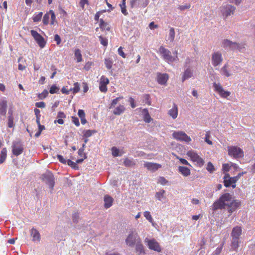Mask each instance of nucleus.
Instances as JSON below:
<instances>
[{
	"label": "nucleus",
	"mask_w": 255,
	"mask_h": 255,
	"mask_svg": "<svg viewBox=\"0 0 255 255\" xmlns=\"http://www.w3.org/2000/svg\"><path fill=\"white\" fill-rule=\"evenodd\" d=\"M213 87L214 90L218 93L220 96L224 98H226L229 96L231 93L229 91H225L220 83H213Z\"/></svg>",
	"instance_id": "10"
},
{
	"label": "nucleus",
	"mask_w": 255,
	"mask_h": 255,
	"mask_svg": "<svg viewBox=\"0 0 255 255\" xmlns=\"http://www.w3.org/2000/svg\"><path fill=\"white\" fill-rule=\"evenodd\" d=\"M187 155H188L193 162H196L199 166H202L204 164V162L203 159L195 151L193 150L189 151L187 152Z\"/></svg>",
	"instance_id": "11"
},
{
	"label": "nucleus",
	"mask_w": 255,
	"mask_h": 255,
	"mask_svg": "<svg viewBox=\"0 0 255 255\" xmlns=\"http://www.w3.org/2000/svg\"><path fill=\"white\" fill-rule=\"evenodd\" d=\"M228 154L235 158L242 157L244 156V152L242 149L236 146L228 147Z\"/></svg>",
	"instance_id": "7"
},
{
	"label": "nucleus",
	"mask_w": 255,
	"mask_h": 255,
	"mask_svg": "<svg viewBox=\"0 0 255 255\" xmlns=\"http://www.w3.org/2000/svg\"><path fill=\"white\" fill-rule=\"evenodd\" d=\"M95 132H96V131L94 130L88 129V130H85L83 132V136L85 137L88 138V137L91 136L92 135V134H93Z\"/></svg>",
	"instance_id": "40"
},
{
	"label": "nucleus",
	"mask_w": 255,
	"mask_h": 255,
	"mask_svg": "<svg viewBox=\"0 0 255 255\" xmlns=\"http://www.w3.org/2000/svg\"><path fill=\"white\" fill-rule=\"evenodd\" d=\"M143 215L144 217L154 226L155 223L153 222L150 213L149 211H145L143 213Z\"/></svg>",
	"instance_id": "34"
},
{
	"label": "nucleus",
	"mask_w": 255,
	"mask_h": 255,
	"mask_svg": "<svg viewBox=\"0 0 255 255\" xmlns=\"http://www.w3.org/2000/svg\"><path fill=\"white\" fill-rule=\"evenodd\" d=\"M58 159L60 161L61 163L66 164V160L63 158V157L61 155H57V156Z\"/></svg>",
	"instance_id": "57"
},
{
	"label": "nucleus",
	"mask_w": 255,
	"mask_h": 255,
	"mask_svg": "<svg viewBox=\"0 0 255 255\" xmlns=\"http://www.w3.org/2000/svg\"><path fill=\"white\" fill-rule=\"evenodd\" d=\"M134 246H135V252L137 253V254L138 255H145V253L143 245H142V244L141 243V240L139 241V242H138L137 243V244H136Z\"/></svg>",
	"instance_id": "19"
},
{
	"label": "nucleus",
	"mask_w": 255,
	"mask_h": 255,
	"mask_svg": "<svg viewBox=\"0 0 255 255\" xmlns=\"http://www.w3.org/2000/svg\"><path fill=\"white\" fill-rule=\"evenodd\" d=\"M148 4V0H145L144 2L140 4L139 3V0H131L130 1V5L131 8L137 6H141L143 7H146Z\"/></svg>",
	"instance_id": "21"
},
{
	"label": "nucleus",
	"mask_w": 255,
	"mask_h": 255,
	"mask_svg": "<svg viewBox=\"0 0 255 255\" xmlns=\"http://www.w3.org/2000/svg\"><path fill=\"white\" fill-rule=\"evenodd\" d=\"M210 133L209 132H207L205 135V141L209 144L212 145L213 144L212 141L209 139Z\"/></svg>",
	"instance_id": "50"
},
{
	"label": "nucleus",
	"mask_w": 255,
	"mask_h": 255,
	"mask_svg": "<svg viewBox=\"0 0 255 255\" xmlns=\"http://www.w3.org/2000/svg\"><path fill=\"white\" fill-rule=\"evenodd\" d=\"M143 166L148 170L152 172L162 167V165L160 164L150 162H144Z\"/></svg>",
	"instance_id": "15"
},
{
	"label": "nucleus",
	"mask_w": 255,
	"mask_h": 255,
	"mask_svg": "<svg viewBox=\"0 0 255 255\" xmlns=\"http://www.w3.org/2000/svg\"><path fill=\"white\" fill-rule=\"evenodd\" d=\"M233 50H238L239 51L243 52L245 51L246 47L244 44L235 42Z\"/></svg>",
	"instance_id": "29"
},
{
	"label": "nucleus",
	"mask_w": 255,
	"mask_h": 255,
	"mask_svg": "<svg viewBox=\"0 0 255 255\" xmlns=\"http://www.w3.org/2000/svg\"><path fill=\"white\" fill-rule=\"evenodd\" d=\"M74 87L70 89L71 91H73V93H76L80 90L79 84L78 83H75L74 84Z\"/></svg>",
	"instance_id": "43"
},
{
	"label": "nucleus",
	"mask_w": 255,
	"mask_h": 255,
	"mask_svg": "<svg viewBox=\"0 0 255 255\" xmlns=\"http://www.w3.org/2000/svg\"><path fill=\"white\" fill-rule=\"evenodd\" d=\"M206 169L210 173H213L215 171L214 167L211 162L208 163Z\"/></svg>",
	"instance_id": "45"
},
{
	"label": "nucleus",
	"mask_w": 255,
	"mask_h": 255,
	"mask_svg": "<svg viewBox=\"0 0 255 255\" xmlns=\"http://www.w3.org/2000/svg\"><path fill=\"white\" fill-rule=\"evenodd\" d=\"M7 150L6 148H3L1 151V153L0 154V164L3 163L6 157Z\"/></svg>",
	"instance_id": "31"
},
{
	"label": "nucleus",
	"mask_w": 255,
	"mask_h": 255,
	"mask_svg": "<svg viewBox=\"0 0 255 255\" xmlns=\"http://www.w3.org/2000/svg\"><path fill=\"white\" fill-rule=\"evenodd\" d=\"M158 182L161 185H164L168 183V181L163 177H160L158 179Z\"/></svg>",
	"instance_id": "49"
},
{
	"label": "nucleus",
	"mask_w": 255,
	"mask_h": 255,
	"mask_svg": "<svg viewBox=\"0 0 255 255\" xmlns=\"http://www.w3.org/2000/svg\"><path fill=\"white\" fill-rule=\"evenodd\" d=\"M99 39L100 40L101 43L102 45H103L105 46H106L107 45L108 42H107V40L106 39L104 38L101 36H99Z\"/></svg>",
	"instance_id": "55"
},
{
	"label": "nucleus",
	"mask_w": 255,
	"mask_h": 255,
	"mask_svg": "<svg viewBox=\"0 0 255 255\" xmlns=\"http://www.w3.org/2000/svg\"><path fill=\"white\" fill-rule=\"evenodd\" d=\"M78 115L80 118L85 117V112L83 110H79L78 112Z\"/></svg>",
	"instance_id": "62"
},
{
	"label": "nucleus",
	"mask_w": 255,
	"mask_h": 255,
	"mask_svg": "<svg viewBox=\"0 0 255 255\" xmlns=\"http://www.w3.org/2000/svg\"><path fill=\"white\" fill-rule=\"evenodd\" d=\"M235 9V6L229 4H223L219 8L220 12L224 19L234 14Z\"/></svg>",
	"instance_id": "5"
},
{
	"label": "nucleus",
	"mask_w": 255,
	"mask_h": 255,
	"mask_svg": "<svg viewBox=\"0 0 255 255\" xmlns=\"http://www.w3.org/2000/svg\"><path fill=\"white\" fill-rule=\"evenodd\" d=\"M144 243L146 244L149 249L158 253L161 252V249L159 243L155 239H149L147 238H146L144 239Z\"/></svg>",
	"instance_id": "8"
},
{
	"label": "nucleus",
	"mask_w": 255,
	"mask_h": 255,
	"mask_svg": "<svg viewBox=\"0 0 255 255\" xmlns=\"http://www.w3.org/2000/svg\"><path fill=\"white\" fill-rule=\"evenodd\" d=\"M179 172L181 173L184 176H188L190 174V170L184 166H179L178 167Z\"/></svg>",
	"instance_id": "28"
},
{
	"label": "nucleus",
	"mask_w": 255,
	"mask_h": 255,
	"mask_svg": "<svg viewBox=\"0 0 255 255\" xmlns=\"http://www.w3.org/2000/svg\"><path fill=\"white\" fill-rule=\"evenodd\" d=\"M118 54L121 56L123 58H125L126 57V54H125V53L124 52L123 50V47H120L119 48L118 50Z\"/></svg>",
	"instance_id": "52"
},
{
	"label": "nucleus",
	"mask_w": 255,
	"mask_h": 255,
	"mask_svg": "<svg viewBox=\"0 0 255 255\" xmlns=\"http://www.w3.org/2000/svg\"><path fill=\"white\" fill-rule=\"evenodd\" d=\"M242 230L241 227L237 226L233 229L231 236L233 239H239L242 234Z\"/></svg>",
	"instance_id": "20"
},
{
	"label": "nucleus",
	"mask_w": 255,
	"mask_h": 255,
	"mask_svg": "<svg viewBox=\"0 0 255 255\" xmlns=\"http://www.w3.org/2000/svg\"><path fill=\"white\" fill-rule=\"evenodd\" d=\"M141 240L135 230H131L126 239L125 242L127 246L133 247L139 241Z\"/></svg>",
	"instance_id": "4"
},
{
	"label": "nucleus",
	"mask_w": 255,
	"mask_h": 255,
	"mask_svg": "<svg viewBox=\"0 0 255 255\" xmlns=\"http://www.w3.org/2000/svg\"><path fill=\"white\" fill-rule=\"evenodd\" d=\"M42 16V12H40L38 14H37V15H36L35 16H34L33 17V20L34 22L39 21L41 20Z\"/></svg>",
	"instance_id": "47"
},
{
	"label": "nucleus",
	"mask_w": 255,
	"mask_h": 255,
	"mask_svg": "<svg viewBox=\"0 0 255 255\" xmlns=\"http://www.w3.org/2000/svg\"><path fill=\"white\" fill-rule=\"evenodd\" d=\"M7 102L5 100L0 101V117L5 116L6 112Z\"/></svg>",
	"instance_id": "25"
},
{
	"label": "nucleus",
	"mask_w": 255,
	"mask_h": 255,
	"mask_svg": "<svg viewBox=\"0 0 255 255\" xmlns=\"http://www.w3.org/2000/svg\"><path fill=\"white\" fill-rule=\"evenodd\" d=\"M235 42H233L228 39H225L222 42V46L226 49L233 50Z\"/></svg>",
	"instance_id": "23"
},
{
	"label": "nucleus",
	"mask_w": 255,
	"mask_h": 255,
	"mask_svg": "<svg viewBox=\"0 0 255 255\" xmlns=\"http://www.w3.org/2000/svg\"><path fill=\"white\" fill-rule=\"evenodd\" d=\"M30 235L32 238V241L34 242L38 243L40 241V235L39 232L33 228L30 230Z\"/></svg>",
	"instance_id": "18"
},
{
	"label": "nucleus",
	"mask_w": 255,
	"mask_h": 255,
	"mask_svg": "<svg viewBox=\"0 0 255 255\" xmlns=\"http://www.w3.org/2000/svg\"><path fill=\"white\" fill-rule=\"evenodd\" d=\"M54 40L56 42L57 45L60 44V43H61V38L58 34L55 35Z\"/></svg>",
	"instance_id": "61"
},
{
	"label": "nucleus",
	"mask_w": 255,
	"mask_h": 255,
	"mask_svg": "<svg viewBox=\"0 0 255 255\" xmlns=\"http://www.w3.org/2000/svg\"><path fill=\"white\" fill-rule=\"evenodd\" d=\"M238 70V66L227 63L220 69L222 75L229 77L237 73Z\"/></svg>",
	"instance_id": "3"
},
{
	"label": "nucleus",
	"mask_w": 255,
	"mask_h": 255,
	"mask_svg": "<svg viewBox=\"0 0 255 255\" xmlns=\"http://www.w3.org/2000/svg\"><path fill=\"white\" fill-rule=\"evenodd\" d=\"M50 13L51 16V24L53 25L55 22L56 16L52 10H50Z\"/></svg>",
	"instance_id": "46"
},
{
	"label": "nucleus",
	"mask_w": 255,
	"mask_h": 255,
	"mask_svg": "<svg viewBox=\"0 0 255 255\" xmlns=\"http://www.w3.org/2000/svg\"><path fill=\"white\" fill-rule=\"evenodd\" d=\"M57 90H58V88H57V87L56 86L52 85L51 86V87L50 88L49 92L51 94H54V93H56Z\"/></svg>",
	"instance_id": "56"
},
{
	"label": "nucleus",
	"mask_w": 255,
	"mask_h": 255,
	"mask_svg": "<svg viewBox=\"0 0 255 255\" xmlns=\"http://www.w3.org/2000/svg\"><path fill=\"white\" fill-rule=\"evenodd\" d=\"M125 108L124 106L123 105H120L115 109L113 111V113L116 115H120L125 111Z\"/></svg>",
	"instance_id": "30"
},
{
	"label": "nucleus",
	"mask_w": 255,
	"mask_h": 255,
	"mask_svg": "<svg viewBox=\"0 0 255 255\" xmlns=\"http://www.w3.org/2000/svg\"><path fill=\"white\" fill-rule=\"evenodd\" d=\"M12 148V153L15 156H18L21 154L23 150V145L19 141H15L13 142Z\"/></svg>",
	"instance_id": "13"
},
{
	"label": "nucleus",
	"mask_w": 255,
	"mask_h": 255,
	"mask_svg": "<svg viewBox=\"0 0 255 255\" xmlns=\"http://www.w3.org/2000/svg\"><path fill=\"white\" fill-rule=\"evenodd\" d=\"M42 179L49 186L52 191L54 186V178L52 173L50 172H46L42 175Z\"/></svg>",
	"instance_id": "9"
},
{
	"label": "nucleus",
	"mask_w": 255,
	"mask_h": 255,
	"mask_svg": "<svg viewBox=\"0 0 255 255\" xmlns=\"http://www.w3.org/2000/svg\"><path fill=\"white\" fill-rule=\"evenodd\" d=\"M240 206V201L233 200L230 194L225 193L213 204L212 209L216 211L219 209L227 208L229 212L232 213Z\"/></svg>",
	"instance_id": "1"
},
{
	"label": "nucleus",
	"mask_w": 255,
	"mask_h": 255,
	"mask_svg": "<svg viewBox=\"0 0 255 255\" xmlns=\"http://www.w3.org/2000/svg\"><path fill=\"white\" fill-rule=\"evenodd\" d=\"M50 16V11L44 14L43 18V23L44 24H47L49 23V19Z\"/></svg>",
	"instance_id": "41"
},
{
	"label": "nucleus",
	"mask_w": 255,
	"mask_h": 255,
	"mask_svg": "<svg viewBox=\"0 0 255 255\" xmlns=\"http://www.w3.org/2000/svg\"><path fill=\"white\" fill-rule=\"evenodd\" d=\"M124 164L127 167H131L135 165V162L133 159L127 158L125 159Z\"/></svg>",
	"instance_id": "32"
},
{
	"label": "nucleus",
	"mask_w": 255,
	"mask_h": 255,
	"mask_svg": "<svg viewBox=\"0 0 255 255\" xmlns=\"http://www.w3.org/2000/svg\"><path fill=\"white\" fill-rule=\"evenodd\" d=\"M35 106L38 108H44L45 107V104L44 102H40L36 103Z\"/></svg>",
	"instance_id": "60"
},
{
	"label": "nucleus",
	"mask_w": 255,
	"mask_h": 255,
	"mask_svg": "<svg viewBox=\"0 0 255 255\" xmlns=\"http://www.w3.org/2000/svg\"><path fill=\"white\" fill-rule=\"evenodd\" d=\"M66 163H67V164L68 165L71 166L72 167H73L74 168H76L77 167L76 163L71 161L70 159L67 160L66 161Z\"/></svg>",
	"instance_id": "51"
},
{
	"label": "nucleus",
	"mask_w": 255,
	"mask_h": 255,
	"mask_svg": "<svg viewBox=\"0 0 255 255\" xmlns=\"http://www.w3.org/2000/svg\"><path fill=\"white\" fill-rule=\"evenodd\" d=\"M172 137L177 140L185 141L189 143L191 141V138L183 131H175L172 133Z\"/></svg>",
	"instance_id": "6"
},
{
	"label": "nucleus",
	"mask_w": 255,
	"mask_h": 255,
	"mask_svg": "<svg viewBox=\"0 0 255 255\" xmlns=\"http://www.w3.org/2000/svg\"><path fill=\"white\" fill-rule=\"evenodd\" d=\"M123 98V97H118L115 99H114L112 102V103L111 104V105L109 107L110 109H112L114 107H115V106L117 104L118 101L120 100V99H122Z\"/></svg>",
	"instance_id": "42"
},
{
	"label": "nucleus",
	"mask_w": 255,
	"mask_h": 255,
	"mask_svg": "<svg viewBox=\"0 0 255 255\" xmlns=\"http://www.w3.org/2000/svg\"><path fill=\"white\" fill-rule=\"evenodd\" d=\"M175 32L174 28L171 27L169 30V36L168 37V40L172 42L174 40Z\"/></svg>",
	"instance_id": "33"
},
{
	"label": "nucleus",
	"mask_w": 255,
	"mask_h": 255,
	"mask_svg": "<svg viewBox=\"0 0 255 255\" xmlns=\"http://www.w3.org/2000/svg\"><path fill=\"white\" fill-rule=\"evenodd\" d=\"M193 76V73L189 67H188L184 71L183 75L182 78V82H184L186 79L191 78Z\"/></svg>",
	"instance_id": "27"
},
{
	"label": "nucleus",
	"mask_w": 255,
	"mask_h": 255,
	"mask_svg": "<svg viewBox=\"0 0 255 255\" xmlns=\"http://www.w3.org/2000/svg\"><path fill=\"white\" fill-rule=\"evenodd\" d=\"M191 7L190 4H186L185 5H179L178 6V9H179L180 10H183L186 9H189Z\"/></svg>",
	"instance_id": "53"
},
{
	"label": "nucleus",
	"mask_w": 255,
	"mask_h": 255,
	"mask_svg": "<svg viewBox=\"0 0 255 255\" xmlns=\"http://www.w3.org/2000/svg\"><path fill=\"white\" fill-rule=\"evenodd\" d=\"M231 167L230 166V163L229 164H223V169L225 171H228L230 169V167Z\"/></svg>",
	"instance_id": "63"
},
{
	"label": "nucleus",
	"mask_w": 255,
	"mask_h": 255,
	"mask_svg": "<svg viewBox=\"0 0 255 255\" xmlns=\"http://www.w3.org/2000/svg\"><path fill=\"white\" fill-rule=\"evenodd\" d=\"M224 185L226 187H230V186H232V187L233 188H235L236 186V184H233L232 183V180L231 178H229L226 180V181H224Z\"/></svg>",
	"instance_id": "39"
},
{
	"label": "nucleus",
	"mask_w": 255,
	"mask_h": 255,
	"mask_svg": "<svg viewBox=\"0 0 255 255\" xmlns=\"http://www.w3.org/2000/svg\"><path fill=\"white\" fill-rule=\"evenodd\" d=\"M78 154L81 157H83L84 159L87 158L86 154L84 153V150L83 149H79L78 150Z\"/></svg>",
	"instance_id": "59"
},
{
	"label": "nucleus",
	"mask_w": 255,
	"mask_h": 255,
	"mask_svg": "<svg viewBox=\"0 0 255 255\" xmlns=\"http://www.w3.org/2000/svg\"><path fill=\"white\" fill-rule=\"evenodd\" d=\"M169 79V76L166 73H158L157 80L158 83L162 85H165Z\"/></svg>",
	"instance_id": "17"
},
{
	"label": "nucleus",
	"mask_w": 255,
	"mask_h": 255,
	"mask_svg": "<svg viewBox=\"0 0 255 255\" xmlns=\"http://www.w3.org/2000/svg\"><path fill=\"white\" fill-rule=\"evenodd\" d=\"M173 154L177 158V159H179L181 162V163L183 164H185V165H189V163L185 159H183V158H179L178 156H177L176 155H175V154Z\"/></svg>",
	"instance_id": "54"
},
{
	"label": "nucleus",
	"mask_w": 255,
	"mask_h": 255,
	"mask_svg": "<svg viewBox=\"0 0 255 255\" xmlns=\"http://www.w3.org/2000/svg\"><path fill=\"white\" fill-rule=\"evenodd\" d=\"M31 34L33 37L35 41L37 42L39 46L41 48H43L44 47L45 45V41H44V39L43 37L40 35L38 33H37V31L31 30L30 31Z\"/></svg>",
	"instance_id": "14"
},
{
	"label": "nucleus",
	"mask_w": 255,
	"mask_h": 255,
	"mask_svg": "<svg viewBox=\"0 0 255 255\" xmlns=\"http://www.w3.org/2000/svg\"><path fill=\"white\" fill-rule=\"evenodd\" d=\"M239 247V239H233L231 243V249L236 250Z\"/></svg>",
	"instance_id": "38"
},
{
	"label": "nucleus",
	"mask_w": 255,
	"mask_h": 255,
	"mask_svg": "<svg viewBox=\"0 0 255 255\" xmlns=\"http://www.w3.org/2000/svg\"><path fill=\"white\" fill-rule=\"evenodd\" d=\"M158 53L161 57L168 63H172L178 60L177 55L172 56L171 51L163 46H160L158 49Z\"/></svg>",
	"instance_id": "2"
},
{
	"label": "nucleus",
	"mask_w": 255,
	"mask_h": 255,
	"mask_svg": "<svg viewBox=\"0 0 255 255\" xmlns=\"http://www.w3.org/2000/svg\"><path fill=\"white\" fill-rule=\"evenodd\" d=\"M112 155L114 157H117L120 155L119 154V149H118L116 147L114 146L112 148Z\"/></svg>",
	"instance_id": "44"
},
{
	"label": "nucleus",
	"mask_w": 255,
	"mask_h": 255,
	"mask_svg": "<svg viewBox=\"0 0 255 255\" xmlns=\"http://www.w3.org/2000/svg\"><path fill=\"white\" fill-rule=\"evenodd\" d=\"M212 63L214 67L219 66L223 60L222 54L220 51L214 52L212 55Z\"/></svg>",
	"instance_id": "12"
},
{
	"label": "nucleus",
	"mask_w": 255,
	"mask_h": 255,
	"mask_svg": "<svg viewBox=\"0 0 255 255\" xmlns=\"http://www.w3.org/2000/svg\"><path fill=\"white\" fill-rule=\"evenodd\" d=\"M72 122L77 127H78L79 125H80V123H79V119L76 118V117H72Z\"/></svg>",
	"instance_id": "58"
},
{
	"label": "nucleus",
	"mask_w": 255,
	"mask_h": 255,
	"mask_svg": "<svg viewBox=\"0 0 255 255\" xmlns=\"http://www.w3.org/2000/svg\"><path fill=\"white\" fill-rule=\"evenodd\" d=\"M48 94V91L46 90H44L42 93L38 95V97L40 99L42 100L46 98Z\"/></svg>",
	"instance_id": "48"
},
{
	"label": "nucleus",
	"mask_w": 255,
	"mask_h": 255,
	"mask_svg": "<svg viewBox=\"0 0 255 255\" xmlns=\"http://www.w3.org/2000/svg\"><path fill=\"white\" fill-rule=\"evenodd\" d=\"M109 83V79L105 77L104 76H102L100 80V84H99V89L102 92H106L107 91V85Z\"/></svg>",
	"instance_id": "16"
},
{
	"label": "nucleus",
	"mask_w": 255,
	"mask_h": 255,
	"mask_svg": "<svg viewBox=\"0 0 255 255\" xmlns=\"http://www.w3.org/2000/svg\"><path fill=\"white\" fill-rule=\"evenodd\" d=\"M104 63L107 69L111 70L112 69L113 62L110 58L105 59Z\"/></svg>",
	"instance_id": "35"
},
{
	"label": "nucleus",
	"mask_w": 255,
	"mask_h": 255,
	"mask_svg": "<svg viewBox=\"0 0 255 255\" xmlns=\"http://www.w3.org/2000/svg\"><path fill=\"white\" fill-rule=\"evenodd\" d=\"M168 114L173 119H176L178 116L177 106L174 104L172 108L168 111Z\"/></svg>",
	"instance_id": "22"
},
{
	"label": "nucleus",
	"mask_w": 255,
	"mask_h": 255,
	"mask_svg": "<svg viewBox=\"0 0 255 255\" xmlns=\"http://www.w3.org/2000/svg\"><path fill=\"white\" fill-rule=\"evenodd\" d=\"M104 207L106 208H110L113 204V199L109 195H105L104 198Z\"/></svg>",
	"instance_id": "26"
},
{
	"label": "nucleus",
	"mask_w": 255,
	"mask_h": 255,
	"mask_svg": "<svg viewBox=\"0 0 255 255\" xmlns=\"http://www.w3.org/2000/svg\"><path fill=\"white\" fill-rule=\"evenodd\" d=\"M75 57L77 59L78 62H80L82 60V55L81 54L80 50L79 49H77L75 50Z\"/></svg>",
	"instance_id": "36"
},
{
	"label": "nucleus",
	"mask_w": 255,
	"mask_h": 255,
	"mask_svg": "<svg viewBox=\"0 0 255 255\" xmlns=\"http://www.w3.org/2000/svg\"><path fill=\"white\" fill-rule=\"evenodd\" d=\"M107 25V23L104 22V21L101 19L100 20V26L101 28H105Z\"/></svg>",
	"instance_id": "64"
},
{
	"label": "nucleus",
	"mask_w": 255,
	"mask_h": 255,
	"mask_svg": "<svg viewBox=\"0 0 255 255\" xmlns=\"http://www.w3.org/2000/svg\"><path fill=\"white\" fill-rule=\"evenodd\" d=\"M141 114L143 116V120L145 123H149L152 120L147 109H143L141 112Z\"/></svg>",
	"instance_id": "24"
},
{
	"label": "nucleus",
	"mask_w": 255,
	"mask_h": 255,
	"mask_svg": "<svg viewBox=\"0 0 255 255\" xmlns=\"http://www.w3.org/2000/svg\"><path fill=\"white\" fill-rule=\"evenodd\" d=\"M165 192L164 190H161L156 193L155 197L158 199V200L161 201L162 199L165 198L164 195Z\"/></svg>",
	"instance_id": "37"
}]
</instances>
